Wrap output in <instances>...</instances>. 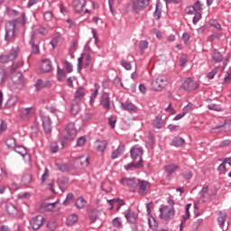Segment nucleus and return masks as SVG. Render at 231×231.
I'll return each instance as SVG.
<instances>
[{"label":"nucleus","instance_id":"f257e3e1","mask_svg":"<svg viewBox=\"0 0 231 231\" xmlns=\"http://www.w3.org/2000/svg\"><path fill=\"white\" fill-rule=\"evenodd\" d=\"M169 205H171V208L169 206H162L160 208L159 212V217L161 219H163V221H171V219H174L175 216V210H174V200L173 199H168Z\"/></svg>","mask_w":231,"mask_h":231},{"label":"nucleus","instance_id":"f03ea898","mask_svg":"<svg viewBox=\"0 0 231 231\" xmlns=\"http://www.w3.org/2000/svg\"><path fill=\"white\" fill-rule=\"evenodd\" d=\"M17 19L12 20L8 22L5 24V40L7 41V42H10V41H14L15 39V32L17 30V24H18Z\"/></svg>","mask_w":231,"mask_h":231},{"label":"nucleus","instance_id":"7ed1b4c3","mask_svg":"<svg viewBox=\"0 0 231 231\" xmlns=\"http://www.w3.org/2000/svg\"><path fill=\"white\" fill-rule=\"evenodd\" d=\"M66 134L63 136V140L61 141V145L64 147V143L66 142H73L75 138H77V128H75V123H69L65 126Z\"/></svg>","mask_w":231,"mask_h":231},{"label":"nucleus","instance_id":"20e7f679","mask_svg":"<svg viewBox=\"0 0 231 231\" xmlns=\"http://www.w3.org/2000/svg\"><path fill=\"white\" fill-rule=\"evenodd\" d=\"M140 179L134 177V178H123L121 180L122 185L127 187L130 192H136L139 185H140Z\"/></svg>","mask_w":231,"mask_h":231},{"label":"nucleus","instance_id":"39448f33","mask_svg":"<svg viewBox=\"0 0 231 231\" xmlns=\"http://www.w3.org/2000/svg\"><path fill=\"white\" fill-rule=\"evenodd\" d=\"M131 158L133 162H135L137 163H143V160L142 159V156H143V148L140 145H134L130 150Z\"/></svg>","mask_w":231,"mask_h":231},{"label":"nucleus","instance_id":"423d86ee","mask_svg":"<svg viewBox=\"0 0 231 231\" xmlns=\"http://www.w3.org/2000/svg\"><path fill=\"white\" fill-rule=\"evenodd\" d=\"M181 89H184V91H187L189 93V91H195V89H198V82L193 80L192 78H187L182 85H181Z\"/></svg>","mask_w":231,"mask_h":231},{"label":"nucleus","instance_id":"0eeeda50","mask_svg":"<svg viewBox=\"0 0 231 231\" xmlns=\"http://www.w3.org/2000/svg\"><path fill=\"white\" fill-rule=\"evenodd\" d=\"M45 218L42 215H38L32 217L30 221V225L32 230H39L42 225H44Z\"/></svg>","mask_w":231,"mask_h":231},{"label":"nucleus","instance_id":"6e6552de","mask_svg":"<svg viewBox=\"0 0 231 231\" xmlns=\"http://www.w3.org/2000/svg\"><path fill=\"white\" fill-rule=\"evenodd\" d=\"M149 6V0H133V10L135 14Z\"/></svg>","mask_w":231,"mask_h":231},{"label":"nucleus","instance_id":"1a4fd4ad","mask_svg":"<svg viewBox=\"0 0 231 231\" xmlns=\"http://www.w3.org/2000/svg\"><path fill=\"white\" fill-rule=\"evenodd\" d=\"M138 187L139 196H147V194H149V190H151V182L141 180Z\"/></svg>","mask_w":231,"mask_h":231},{"label":"nucleus","instance_id":"9d476101","mask_svg":"<svg viewBox=\"0 0 231 231\" xmlns=\"http://www.w3.org/2000/svg\"><path fill=\"white\" fill-rule=\"evenodd\" d=\"M152 86H153L155 91H162L167 86V79L159 77L152 82Z\"/></svg>","mask_w":231,"mask_h":231},{"label":"nucleus","instance_id":"9b49d317","mask_svg":"<svg viewBox=\"0 0 231 231\" xmlns=\"http://www.w3.org/2000/svg\"><path fill=\"white\" fill-rule=\"evenodd\" d=\"M29 44L32 47V53H39V38L37 37V32H32Z\"/></svg>","mask_w":231,"mask_h":231},{"label":"nucleus","instance_id":"f8f14e48","mask_svg":"<svg viewBox=\"0 0 231 231\" xmlns=\"http://www.w3.org/2000/svg\"><path fill=\"white\" fill-rule=\"evenodd\" d=\"M41 118L42 120V127L44 133L46 134H50V133H51V118L44 114L41 115Z\"/></svg>","mask_w":231,"mask_h":231},{"label":"nucleus","instance_id":"ddd939ff","mask_svg":"<svg viewBox=\"0 0 231 231\" xmlns=\"http://www.w3.org/2000/svg\"><path fill=\"white\" fill-rule=\"evenodd\" d=\"M179 169H180V166H178V164H175V163H171L164 166V171L166 172V180H172V175Z\"/></svg>","mask_w":231,"mask_h":231},{"label":"nucleus","instance_id":"4468645a","mask_svg":"<svg viewBox=\"0 0 231 231\" xmlns=\"http://www.w3.org/2000/svg\"><path fill=\"white\" fill-rule=\"evenodd\" d=\"M100 105L104 107V109H106V111L111 110V97H109V94L107 92L101 95Z\"/></svg>","mask_w":231,"mask_h":231},{"label":"nucleus","instance_id":"2eb2a0df","mask_svg":"<svg viewBox=\"0 0 231 231\" xmlns=\"http://www.w3.org/2000/svg\"><path fill=\"white\" fill-rule=\"evenodd\" d=\"M18 55H19V51L17 50H14L10 54L0 56V62L2 64H6V62L15 60V59H17Z\"/></svg>","mask_w":231,"mask_h":231},{"label":"nucleus","instance_id":"dca6fc26","mask_svg":"<svg viewBox=\"0 0 231 231\" xmlns=\"http://www.w3.org/2000/svg\"><path fill=\"white\" fill-rule=\"evenodd\" d=\"M124 216L126 218L128 223H136V220L138 219V215L133 211H131V208H128L124 212Z\"/></svg>","mask_w":231,"mask_h":231},{"label":"nucleus","instance_id":"f3484780","mask_svg":"<svg viewBox=\"0 0 231 231\" xmlns=\"http://www.w3.org/2000/svg\"><path fill=\"white\" fill-rule=\"evenodd\" d=\"M35 109L33 107H27V108H21L20 109V116L21 118H30V116H32L34 115Z\"/></svg>","mask_w":231,"mask_h":231},{"label":"nucleus","instance_id":"a211bd4d","mask_svg":"<svg viewBox=\"0 0 231 231\" xmlns=\"http://www.w3.org/2000/svg\"><path fill=\"white\" fill-rule=\"evenodd\" d=\"M122 109L124 111H130L132 113H138V107L132 102L121 103Z\"/></svg>","mask_w":231,"mask_h":231},{"label":"nucleus","instance_id":"6ab92c4d","mask_svg":"<svg viewBox=\"0 0 231 231\" xmlns=\"http://www.w3.org/2000/svg\"><path fill=\"white\" fill-rule=\"evenodd\" d=\"M69 183V179L67 177H60L57 180V185L59 189L61 190V193H63L66 190V186Z\"/></svg>","mask_w":231,"mask_h":231},{"label":"nucleus","instance_id":"aec40b11","mask_svg":"<svg viewBox=\"0 0 231 231\" xmlns=\"http://www.w3.org/2000/svg\"><path fill=\"white\" fill-rule=\"evenodd\" d=\"M109 205L111 206V209H113V208H116V210H120L121 207H124L125 203H124V200L120 199H113L109 200Z\"/></svg>","mask_w":231,"mask_h":231},{"label":"nucleus","instance_id":"412c9836","mask_svg":"<svg viewBox=\"0 0 231 231\" xmlns=\"http://www.w3.org/2000/svg\"><path fill=\"white\" fill-rule=\"evenodd\" d=\"M210 54L215 64L223 62V54H221V52H219V51H217V49L211 51Z\"/></svg>","mask_w":231,"mask_h":231},{"label":"nucleus","instance_id":"4be33fe9","mask_svg":"<svg viewBox=\"0 0 231 231\" xmlns=\"http://www.w3.org/2000/svg\"><path fill=\"white\" fill-rule=\"evenodd\" d=\"M95 149L98 152H104V151H106V149H107V141H106V140H103V141L97 140V141H96Z\"/></svg>","mask_w":231,"mask_h":231},{"label":"nucleus","instance_id":"5701e85b","mask_svg":"<svg viewBox=\"0 0 231 231\" xmlns=\"http://www.w3.org/2000/svg\"><path fill=\"white\" fill-rule=\"evenodd\" d=\"M51 69H53L51 61L49 60H43L41 66V71H42V73H49V71H51Z\"/></svg>","mask_w":231,"mask_h":231},{"label":"nucleus","instance_id":"b1692460","mask_svg":"<svg viewBox=\"0 0 231 231\" xmlns=\"http://www.w3.org/2000/svg\"><path fill=\"white\" fill-rule=\"evenodd\" d=\"M80 101L74 100L71 103L70 113L73 116H77L80 113Z\"/></svg>","mask_w":231,"mask_h":231},{"label":"nucleus","instance_id":"393cba45","mask_svg":"<svg viewBox=\"0 0 231 231\" xmlns=\"http://www.w3.org/2000/svg\"><path fill=\"white\" fill-rule=\"evenodd\" d=\"M12 82H14V84L16 86L23 84V82H24V77H23V73L17 72L16 74H14L12 76Z\"/></svg>","mask_w":231,"mask_h":231},{"label":"nucleus","instance_id":"a878e982","mask_svg":"<svg viewBox=\"0 0 231 231\" xmlns=\"http://www.w3.org/2000/svg\"><path fill=\"white\" fill-rule=\"evenodd\" d=\"M125 151V146L119 145L116 150L112 152L111 158L112 160H116V158L122 156V153Z\"/></svg>","mask_w":231,"mask_h":231},{"label":"nucleus","instance_id":"bb28decb","mask_svg":"<svg viewBox=\"0 0 231 231\" xmlns=\"http://www.w3.org/2000/svg\"><path fill=\"white\" fill-rule=\"evenodd\" d=\"M86 5V1L84 0H75L73 2V6L75 12L80 13L84 10V5Z\"/></svg>","mask_w":231,"mask_h":231},{"label":"nucleus","instance_id":"cd10ccee","mask_svg":"<svg viewBox=\"0 0 231 231\" xmlns=\"http://www.w3.org/2000/svg\"><path fill=\"white\" fill-rule=\"evenodd\" d=\"M226 221V212L219 211L218 217H217V223H218L220 228H223L225 226Z\"/></svg>","mask_w":231,"mask_h":231},{"label":"nucleus","instance_id":"c85d7f7f","mask_svg":"<svg viewBox=\"0 0 231 231\" xmlns=\"http://www.w3.org/2000/svg\"><path fill=\"white\" fill-rule=\"evenodd\" d=\"M85 96L86 90L84 89V88H79L75 93L74 100L80 102V100H82V98H84Z\"/></svg>","mask_w":231,"mask_h":231},{"label":"nucleus","instance_id":"c756f323","mask_svg":"<svg viewBox=\"0 0 231 231\" xmlns=\"http://www.w3.org/2000/svg\"><path fill=\"white\" fill-rule=\"evenodd\" d=\"M171 145H173V147H183V145H185V139L181 137H174L171 141Z\"/></svg>","mask_w":231,"mask_h":231},{"label":"nucleus","instance_id":"7c9ffc66","mask_svg":"<svg viewBox=\"0 0 231 231\" xmlns=\"http://www.w3.org/2000/svg\"><path fill=\"white\" fill-rule=\"evenodd\" d=\"M5 210L9 216H15L17 214V207L12 203L5 206Z\"/></svg>","mask_w":231,"mask_h":231},{"label":"nucleus","instance_id":"2f4dec72","mask_svg":"<svg viewBox=\"0 0 231 231\" xmlns=\"http://www.w3.org/2000/svg\"><path fill=\"white\" fill-rule=\"evenodd\" d=\"M142 163L133 161V162L125 166V171H133V169H141Z\"/></svg>","mask_w":231,"mask_h":231},{"label":"nucleus","instance_id":"473e14b6","mask_svg":"<svg viewBox=\"0 0 231 231\" xmlns=\"http://www.w3.org/2000/svg\"><path fill=\"white\" fill-rule=\"evenodd\" d=\"M88 202L86 201V199H84V197H79L76 199L75 202V207H77V208H84V207H86V204Z\"/></svg>","mask_w":231,"mask_h":231},{"label":"nucleus","instance_id":"72a5a7b5","mask_svg":"<svg viewBox=\"0 0 231 231\" xmlns=\"http://www.w3.org/2000/svg\"><path fill=\"white\" fill-rule=\"evenodd\" d=\"M77 221H79V216H77V214L69 215L67 218V225L71 226L72 225H75Z\"/></svg>","mask_w":231,"mask_h":231},{"label":"nucleus","instance_id":"f704fd0d","mask_svg":"<svg viewBox=\"0 0 231 231\" xmlns=\"http://www.w3.org/2000/svg\"><path fill=\"white\" fill-rule=\"evenodd\" d=\"M5 145L9 148V149H15L17 147V142L15 141V138L11 137L8 138L5 142Z\"/></svg>","mask_w":231,"mask_h":231},{"label":"nucleus","instance_id":"c9c22d12","mask_svg":"<svg viewBox=\"0 0 231 231\" xmlns=\"http://www.w3.org/2000/svg\"><path fill=\"white\" fill-rule=\"evenodd\" d=\"M50 86V81L46 80L45 82L42 79H38L35 83L36 89H42V88H48Z\"/></svg>","mask_w":231,"mask_h":231},{"label":"nucleus","instance_id":"e433bc0d","mask_svg":"<svg viewBox=\"0 0 231 231\" xmlns=\"http://www.w3.org/2000/svg\"><path fill=\"white\" fill-rule=\"evenodd\" d=\"M153 125L156 129H162L163 127V119H162V116H157L153 121Z\"/></svg>","mask_w":231,"mask_h":231},{"label":"nucleus","instance_id":"4c0bfd02","mask_svg":"<svg viewBox=\"0 0 231 231\" xmlns=\"http://www.w3.org/2000/svg\"><path fill=\"white\" fill-rule=\"evenodd\" d=\"M58 72H57V79L58 80H60V82L64 81V79H66V72L64 71V69H60V67H57Z\"/></svg>","mask_w":231,"mask_h":231},{"label":"nucleus","instance_id":"58836bf2","mask_svg":"<svg viewBox=\"0 0 231 231\" xmlns=\"http://www.w3.org/2000/svg\"><path fill=\"white\" fill-rule=\"evenodd\" d=\"M148 225L150 228H152V230H156V228H158V221H156V218H154V217H150L148 218Z\"/></svg>","mask_w":231,"mask_h":231},{"label":"nucleus","instance_id":"ea45409f","mask_svg":"<svg viewBox=\"0 0 231 231\" xmlns=\"http://www.w3.org/2000/svg\"><path fill=\"white\" fill-rule=\"evenodd\" d=\"M14 151H15V152H17L18 154H20V156H26V154H28V152L26 151V148L24 146H17L14 149Z\"/></svg>","mask_w":231,"mask_h":231},{"label":"nucleus","instance_id":"a19ab883","mask_svg":"<svg viewBox=\"0 0 231 231\" xmlns=\"http://www.w3.org/2000/svg\"><path fill=\"white\" fill-rule=\"evenodd\" d=\"M78 163H79L81 165V167H88V165H89V158L88 157H79L77 160Z\"/></svg>","mask_w":231,"mask_h":231},{"label":"nucleus","instance_id":"79ce46f5","mask_svg":"<svg viewBox=\"0 0 231 231\" xmlns=\"http://www.w3.org/2000/svg\"><path fill=\"white\" fill-rule=\"evenodd\" d=\"M147 143L151 149H152V147H154V143H156V141L154 140V134L151 132L148 134Z\"/></svg>","mask_w":231,"mask_h":231},{"label":"nucleus","instance_id":"37998d69","mask_svg":"<svg viewBox=\"0 0 231 231\" xmlns=\"http://www.w3.org/2000/svg\"><path fill=\"white\" fill-rule=\"evenodd\" d=\"M17 104V97H10L6 102V107H14Z\"/></svg>","mask_w":231,"mask_h":231},{"label":"nucleus","instance_id":"c03bdc74","mask_svg":"<svg viewBox=\"0 0 231 231\" xmlns=\"http://www.w3.org/2000/svg\"><path fill=\"white\" fill-rule=\"evenodd\" d=\"M5 14H7L10 17H17V15H19V12L11 9L10 7H6Z\"/></svg>","mask_w":231,"mask_h":231},{"label":"nucleus","instance_id":"a18cd8bd","mask_svg":"<svg viewBox=\"0 0 231 231\" xmlns=\"http://www.w3.org/2000/svg\"><path fill=\"white\" fill-rule=\"evenodd\" d=\"M112 225L116 228H122V218L120 217H116L112 220Z\"/></svg>","mask_w":231,"mask_h":231},{"label":"nucleus","instance_id":"49530a36","mask_svg":"<svg viewBox=\"0 0 231 231\" xmlns=\"http://www.w3.org/2000/svg\"><path fill=\"white\" fill-rule=\"evenodd\" d=\"M22 183L23 185H28L32 183V175L30 174H25L22 177Z\"/></svg>","mask_w":231,"mask_h":231},{"label":"nucleus","instance_id":"de8ad7c7","mask_svg":"<svg viewBox=\"0 0 231 231\" xmlns=\"http://www.w3.org/2000/svg\"><path fill=\"white\" fill-rule=\"evenodd\" d=\"M75 199V195L73 193H69L66 196L65 200L63 201V205L68 206L69 205V201H73Z\"/></svg>","mask_w":231,"mask_h":231},{"label":"nucleus","instance_id":"09e8293b","mask_svg":"<svg viewBox=\"0 0 231 231\" xmlns=\"http://www.w3.org/2000/svg\"><path fill=\"white\" fill-rule=\"evenodd\" d=\"M48 178H50V170H48V168H46L42 176V185H44V183H46V180H48Z\"/></svg>","mask_w":231,"mask_h":231},{"label":"nucleus","instance_id":"8fccbe9b","mask_svg":"<svg viewBox=\"0 0 231 231\" xmlns=\"http://www.w3.org/2000/svg\"><path fill=\"white\" fill-rule=\"evenodd\" d=\"M77 147H84L86 145V136H81L77 140Z\"/></svg>","mask_w":231,"mask_h":231},{"label":"nucleus","instance_id":"3c124183","mask_svg":"<svg viewBox=\"0 0 231 231\" xmlns=\"http://www.w3.org/2000/svg\"><path fill=\"white\" fill-rule=\"evenodd\" d=\"M139 48L141 51H143V50H147L149 48V42L148 41H141L139 43Z\"/></svg>","mask_w":231,"mask_h":231},{"label":"nucleus","instance_id":"603ef678","mask_svg":"<svg viewBox=\"0 0 231 231\" xmlns=\"http://www.w3.org/2000/svg\"><path fill=\"white\" fill-rule=\"evenodd\" d=\"M64 69H66L67 73H71L73 71V65L69 63V61H65L63 63Z\"/></svg>","mask_w":231,"mask_h":231},{"label":"nucleus","instance_id":"864d4df0","mask_svg":"<svg viewBox=\"0 0 231 231\" xmlns=\"http://www.w3.org/2000/svg\"><path fill=\"white\" fill-rule=\"evenodd\" d=\"M208 107L210 111H217V112L221 111V106L217 104H210L208 105Z\"/></svg>","mask_w":231,"mask_h":231},{"label":"nucleus","instance_id":"5fc2aeb1","mask_svg":"<svg viewBox=\"0 0 231 231\" xmlns=\"http://www.w3.org/2000/svg\"><path fill=\"white\" fill-rule=\"evenodd\" d=\"M201 20V13L195 12V15L193 17V24H198L199 21Z\"/></svg>","mask_w":231,"mask_h":231},{"label":"nucleus","instance_id":"6e6d98bb","mask_svg":"<svg viewBox=\"0 0 231 231\" xmlns=\"http://www.w3.org/2000/svg\"><path fill=\"white\" fill-rule=\"evenodd\" d=\"M108 124L112 129H115V125H116V118L111 116L108 117Z\"/></svg>","mask_w":231,"mask_h":231},{"label":"nucleus","instance_id":"4d7b16f0","mask_svg":"<svg viewBox=\"0 0 231 231\" xmlns=\"http://www.w3.org/2000/svg\"><path fill=\"white\" fill-rule=\"evenodd\" d=\"M193 8H195V12H201V10H203V4H201L199 1H197L193 5Z\"/></svg>","mask_w":231,"mask_h":231},{"label":"nucleus","instance_id":"13d9d810","mask_svg":"<svg viewBox=\"0 0 231 231\" xmlns=\"http://www.w3.org/2000/svg\"><path fill=\"white\" fill-rule=\"evenodd\" d=\"M121 66H123L125 69H127V71L131 70V68H133L131 63L125 61V60H121Z\"/></svg>","mask_w":231,"mask_h":231},{"label":"nucleus","instance_id":"bf43d9fd","mask_svg":"<svg viewBox=\"0 0 231 231\" xmlns=\"http://www.w3.org/2000/svg\"><path fill=\"white\" fill-rule=\"evenodd\" d=\"M83 59H84V54H81V57L78 59V73H80V71H82Z\"/></svg>","mask_w":231,"mask_h":231},{"label":"nucleus","instance_id":"052dcab7","mask_svg":"<svg viewBox=\"0 0 231 231\" xmlns=\"http://www.w3.org/2000/svg\"><path fill=\"white\" fill-rule=\"evenodd\" d=\"M46 226V231H54L55 228H57V225L55 224V222H49Z\"/></svg>","mask_w":231,"mask_h":231},{"label":"nucleus","instance_id":"680f3d73","mask_svg":"<svg viewBox=\"0 0 231 231\" xmlns=\"http://www.w3.org/2000/svg\"><path fill=\"white\" fill-rule=\"evenodd\" d=\"M182 41H184V43L189 44L190 43V34H189V32H184L182 35Z\"/></svg>","mask_w":231,"mask_h":231},{"label":"nucleus","instance_id":"e2e57ef3","mask_svg":"<svg viewBox=\"0 0 231 231\" xmlns=\"http://www.w3.org/2000/svg\"><path fill=\"white\" fill-rule=\"evenodd\" d=\"M186 14H188V15H194L195 12H196V8H194V6H188L185 9Z\"/></svg>","mask_w":231,"mask_h":231},{"label":"nucleus","instance_id":"0e129e2a","mask_svg":"<svg viewBox=\"0 0 231 231\" xmlns=\"http://www.w3.org/2000/svg\"><path fill=\"white\" fill-rule=\"evenodd\" d=\"M114 84L116 88H124V83H122V79L118 77L114 79Z\"/></svg>","mask_w":231,"mask_h":231},{"label":"nucleus","instance_id":"69168bd1","mask_svg":"<svg viewBox=\"0 0 231 231\" xmlns=\"http://www.w3.org/2000/svg\"><path fill=\"white\" fill-rule=\"evenodd\" d=\"M181 176H182V178H183L184 180H190L193 175H192V171H186L185 172H183V173L181 174Z\"/></svg>","mask_w":231,"mask_h":231},{"label":"nucleus","instance_id":"338daca9","mask_svg":"<svg viewBox=\"0 0 231 231\" xmlns=\"http://www.w3.org/2000/svg\"><path fill=\"white\" fill-rule=\"evenodd\" d=\"M23 66V61H18L16 63H14L11 67L12 71H15L16 69H19Z\"/></svg>","mask_w":231,"mask_h":231},{"label":"nucleus","instance_id":"774afa93","mask_svg":"<svg viewBox=\"0 0 231 231\" xmlns=\"http://www.w3.org/2000/svg\"><path fill=\"white\" fill-rule=\"evenodd\" d=\"M43 17L46 21H51V19H53V14H51V12H46Z\"/></svg>","mask_w":231,"mask_h":231}]
</instances>
